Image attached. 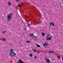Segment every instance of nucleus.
<instances>
[{
	"mask_svg": "<svg viewBox=\"0 0 63 63\" xmlns=\"http://www.w3.org/2000/svg\"><path fill=\"white\" fill-rule=\"evenodd\" d=\"M7 17V19L8 21L11 20L10 19H11V17H12V15H8Z\"/></svg>",
	"mask_w": 63,
	"mask_h": 63,
	"instance_id": "1",
	"label": "nucleus"
},
{
	"mask_svg": "<svg viewBox=\"0 0 63 63\" xmlns=\"http://www.w3.org/2000/svg\"><path fill=\"white\" fill-rule=\"evenodd\" d=\"M10 55L11 56H14V55H16V53H15L14 52H11L10 53Z\"/></svg>",
	"mask_w": 63,
	"mask_h": 63,
	"instance_id": "2",
	"label": "nucleus"
},
{
	"mask_svg": "<svg viewBox=\"0 0 63 63\" xmlns=\"http://www.w3.org/2000/svg\"><path fill=\"white\" fill-rule=\"evenodd\" d=\"M24 4L23 3H21L20 4V5L19 4H18V6L19 7H22V6Z\"/></svg>",
	"mask_w": 63,
	"mask_h": 63,
	"instance_id": "3",
	"label": "nucleus"
},
{
	"mask_svg": "<svg viewBox=\"0 0 63 63\" xmlns=\"http://www.w3.org/2000/svg\"><path fill=\"white\" fill-rule=\"evenodd\" d=\"M45 60H46V61L47 63H50V60L48 59H47V58H46Z\"/></svg>",
	"mask_w": 63,
	"mask_h": 63,
	"instance_id": "4",
	"label": "nucleus"
},
{
	"mask_svg": "<svg viewBox=\"0 0 63 63\" xmlns=\"http://www.w3.org/2000/svg\"><path fill=\"white\" fill-rule=\"evenodd\" d=\"M17 63H24V62L22 61V60H18Z\"/></svg>",
	"mask_w": 63,
	"mask_h": 63,
	"instance_id": "5",
	"label": "nucleus"
},
{
	"mask_svg": "<svg viewBox=\"0 0 63 63\" xmlns=\"http://www.w3.org/2000/svg\"><path fill=\"white\" fill-rule=\"evenodd\" d=\"M48 45V44L47 43H44V44H43L44 47H45V46H47Z\"/></svg>",
	"mask_w": 63,
	"mask_h": 63,
	"instance_id": "6",
	"label": "nucleus"
},
{
	"mask_svg": "<svg viewBox=\"0 0 63 63\" xmlns=\"http://www.w3.org/2000/svg\"><path fill=\"white\" fill-rule=\"evenodd\" d=\"M42 23V21H40L38 22H37V24H40L41 23Z\"/></svg>",
	"mask_w": 63,
	"mask_h": 63,
	"instance_id": "7",
	"label": "nucleus"
},
{
	"mask_svg": "<svg viewBox=\"0 0 63 63\" xmlns=\"http://www.w3.org/2000/svg\"><path fill=\"white\" fill-rule=\"evenodd\" d=\"M29 36H31V37H32V36H33V34L32 33L30 34H29Z\"/></svg>",
	"mask_w": 63,
	"mask_h": 63,
	"instance_id": "8",
	"label": "nucleus"
},
{
	"mask_svg": "<svg viewBox=\"0 0 63 63\" xmlns=\"http://www.w3.org/2000/svg\"><path fill=\"white\" fill-rule=\"evenodd\" d=\"M41 35H42V36H44L45 35V34L44 33L42 32L41 33Z\"/></svg>",
	"mask_w": 63,
	"mask_h": 63,
	"instance_id": "9",
	"label": "nucleus"
},
{
	"mask_svg": "<svg viewBox=\"0 0 63 63\" xmlns=\"http://www.w3.org/2000/svg\"><path fill=\"white\" fill-rule=\"evenodd\" d=\"M14 51V49H11L10 50V52H13Z\"/></svg>",
	"mask_w": 63,
	"mask_h": 63,
	"instance_id": "10",
	"label": "nucleus"
},
{
	"mask_svg": "<svg viewBox=\"0 0 63 63\" xmlns=\"http://www.w3.org/2000/svg\"><path fill=\"white\" fill-rule=\"evenodd\" d=\"M48 52H49V53H53V51H48Z\"/></svg>",
	"mask_w": 63,
	"mask_h": 63,
	"instance_id": "11",
	"label": "nucleus"
},
{
	"mask_svg": "<svg viewBox=\"0 0 63 63\" xmlns=\"http://www.w3.org/2000/svg\"><path fill=\"white\" fill-rule=\"evenodd\" d=\"M57 57L58 58V59H60V58H61V57L60 56H57Z\"/></svg>",
	"mask_w": 63,
	"mask_h": 63,
	"instance_id": "12",
	"label": "nucleus"
},
{
	"mask_svg": "<svg viewBox=\"0 0 63 63\" xmlns=\"http://www.w3.org/2000/svg\"><path fill=\"white\" fill-rule=\"evenodd\" d=\"M29 56H30V57H32V56H33V55H32V54H30L29 55Z\"/></svg>",
	"mask_w": 63,
	"mask_h": 63,
	"instance_id": "13",
	"label": "nucleus"
},
{
	"mask_svg": "<svg viewBox=\"0 0 63 63\" xmlns=\"http://www.w3.org/2000/svg\"><path fill=\"white\" fill-rule=\"evenodd\" d=\"M33 51L35 52H37V50L35 49H33Z\"/></svg>",
	"mask_w": 63,
	"mask_h": 63,
	"instance_id": "14",
	"label": "nucleus"
},
{
	"mask_svg": "<svg viewBox=\"0 0 63 63\" xmlns=\"http://www.w3.org/2000/svg\"><path fill=\"white\" fill-rule=\"evenodd\" d=\"M36 46L37 47H40V46L38 45V44H37L36 45Z\"/></svg>",
	"mask_w": 63,
	"mask_h": 63,
	"instance_id": "15",
	"label": "nucleus"
},
{
	"mask_svg": "<svg viewBox=\"0 0 63 63\" xmlns=\"http://www.w3.org/2000/svg\"><path fill=\"white\" fill-rule=\"evenodd\" d=\"M27 25L28 26H30L31 25L29 24V23H27Z\"/></svg>",
	"mask_w": 63,
	"mask_h": 63,
	"instance_id": "16",
	"label": "nucleus"
},
{
	"mask_svg": "<svg viewBox=\"0 0 63 63\" xmlns=\"http://www.w3.org/2000/svg\"><path fill=\"white\" fill-rule=\"evenodd\" d=\"M8 4L9 5H11V2H9Z\"/></svg>",
	"mask_w": 63,
	"mask_h": 63,
	"instance_id": "17",
	"label": "nucleus"
},
{
	"mask_svg": "<svg viewBox=\"0 0 63 63\" xmlns=\"http://www.w3.org/2000/svg\"><path fill=\"white\" fill-rule=\"evenodd\" d=\"M30 42H31L30 41H26V43H30Z\"/></svg>",
	"mask_w": 63,
	"mask_h": 63,
	"instance_id": "18",
	"label": "nucleus"
},
{
	"mask_svg": "<svg viewBox=\"0 0 63 63\" xmlns=\"http://www.w3.org/2000/svg\"><path fill=\"white\" fill-rule=\"evenodd\" d=\"M46 39L47 40H49V39L48 37L47 38H46Z\"/></svg>",
	"mask_w": 63,
	"mask_h": 63,
	"instance_id": "19",
	"label": "nucleus"
},
{
	"mask_svg": "<svg viewBox=\"0 0 63 63\" xmlns=\"http://www.w3.org/2000/svg\"><path fill=\"white\" fill-rule=\"evenodd\" d=\"M49 35H48L46 36L47 37H49Z\"/></svg>",
	"mask_w": 63,
	"mask_h": 63,
	"instance_id": "20",
	"label": "nucleus"
},
{
	"mask_svg": "<svg viewBox=\"0 0 63 63\" xmlns=\"http://www.w3.org/2000/svg\"><path fill=\"white\" fill-rule=\"evenodd\" d=\"M49 38V40H50L51 39V38L50 37H49V38Z\"/></svg>",
	"mask_w": 63,
	"mask_h": 63,
	"instance_id": "21",
	"label": "nucleus"
},
{
	"mask_svg": "<svg viewBox=\"0 0 63 63\" xmlns=\"http://www.w3.org/2000/svg\"><path fill=\"white\" fill-rule=\"evenodd\" d=\"M52 26H54V24L53 23L52 24Z\"/></svg>",
	"mask_w": 63,
	"mask_h": 63,
	"instance_id": "22",
	"label": "nucleus"
},
{
	"mask_svg": "<svg viewBox=\"0 0 63 63\" xmlns=\"http://www.w3.org/2000/svg\"><path fill=\"white\" fill-rule=\"evenodd\" d=\"M53 23L52 22H51L50 23V25H51Z\"/></svg>",
	"mask_w": 63,
	"mask_h": 63,
	"instance_id": "23",
	"label": "nucleus"
},
{
	"mask_svg": "<svg viewBox=\"0 0 63 63\" xmlns=\"http://www.w3.org/2000/svg\"><path fill=\"white\" fill-rule=\"evenodd\" d=\"M3 39L4 41H6V39L3 38Z\"/></svg>",
	"mask_w": 63,
	"mask_h": 63,
	"instance_id": "24",
	"label": "nucleus"
},
{
	"mask_svg": "<svg viewBox=\"0 0 63 63\" xmlns=\"http://www.w3.org/2000/svg\"><path fill=\"white\" fill-rule=\"evenodd\" d=\"M37 58V57L36 56H35L34 57V59H36Z\"/></svg>",
	"mask_w": 63,
	"mask_h": 63,
	"instance_id": "25",
	"label": "nucleus"
},
{
	"mask_svg": "<svg viewBox=\"0 0 63 63\" xmlns=\"http://www.w3.org/2000/svg\"><path fill=\"white\" fill-rule=\"evenodd\" d=\"M27 30V28H25V30Z\"/></svg>",
	"mask_w": 63,
	"mask_h": 63,
	"instance_id": "26",
	"label": "nucleus"
},
{
	"mask_svg": "<svg viewBox=\"0 0 63 63\" xmlns=\"http://www.w3.org/2000/svg\"><path fill=\"white\" fill-rule=\"evenodd\" d=\"M3 33H5V31H4L3 32Z\"/></svg>",
	"mask_w": 63,
	"mask_h": 63,
	"instance_id": "27",
	"label": "nucleus"
},
{
	"mask_svg": "<svg viewBox=\"0 0 63 63\" xmlns=\"http://www.w3.org/2000/svg\"><path fill=\"white\" fill-rule=\"evenodd\" d=\"M51 38H53V36H51Z\"/></svg>",
	"mask_w": 63,
	"mask_h": 63,
	"instance_id": "28",
	"label": "nucleus"
},
{
	"mask_svg": "<svg viewBox=\"0 0 63 63\" xmlns=\"http://www.w3.org/2000/svg\"><path fill=\"white\" fill-rule=\"evenodd\" d=\"M24 17H25V18H27V17L26 16H25Z\"/></svg>",
	"mask_w": 63,
	"mask_h": 63,
	"instance_id": "29",
	"label": "nucleus"
},
{
	"mask_svg": "<svg viewBox=\"0 0 63 63\" xmlns=\"http://www.w3.org/2000/svg\"><path fill=\"white\" fill-rule=\"evenodd\" d=\"M17 2H18V0H16Z\"/></svg>",
	"mask_w": 63,
	"mask_h": 63,
	"instance_id": "30",
	"label": "nucleus"
},
{
	"mask_svg": "<svg viewBox=\"0 0 63 63\" xmlns=\"http://www.w3.org/2000/svg\"><path fill=\"white\" fill-rule=\"evenodd\" d=\"M37 53H39V52L37 51Z\"/></svg>",
	"mask_w": 63,
	"mask_h": 63,
	"instance_id": "31",
	"label": "nucleus"
},
{
	"mask_svg": "<svg viewBox=\"0 0 63 63\" xmlns=\"http://www.w3.org/2000/svg\"><path fill=\"white\" fill-rule=\"evenodd\" d=\"M48 28H50V27H49Z\"/></svg>",
	"mask_w": 63,
	"mask_h": 63,
	"instance_id": "32",
	"label": "nucleus"
},
{
	"mask_svg": "<svg viewBox=\"0 0 63 63\" xmlns=\"http://www.w3.org/2000/svg\"><path fill=\"white\" fill-rule=\"evenodd\" d=\"M62 2H63L62 4L63 5V1Z\"/></svg>",
	"mask_w": 63,
	"mask_h": 63,
	"instance_id": "33",
	"label": "nucleus"
},
{
	"mask_svg": "<svg viewBox=\"0 0 63 63\" xmlns=\"http://www.w3.org/2000/svg\"><path fill=\"white\" fill-rule=\"evenodd\" d=\"M50 27H52V26H50Z\"/></svg>",
	"mask_w": 63,
	"mask_h": 63,
	"instance_id": "34",
	"label": "nucleus"
}]
</instances>
